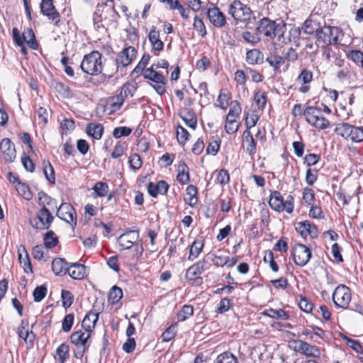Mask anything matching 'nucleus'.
<instances>
[{"instance_id":"nucleus-54","label":"nucleus","mask_w":363,"mask_h":363,"mask_svg":"<svg viewBox=\"0 0 363 363\" xmlns=\"http://www.w3.org/2000/svg\"><path fill=\"white\" fill-rule=\"evenodd\" d=\"M55 88L56 91L64 98H70L72 96V93L69 88L61 82L56 83Z\"/></svg>"},{"instance_id":"nucleus-55","label":"nucleus","mask_w":363,"mask_h":363,"mask_svg":"<svg viewBox=\"0 0 363 363\" xmlns=\"http://www.w3.org/2000/svg\"><path fill=\"white\" fill-rule=\"evenodd\" d=\"M177 138L180 144L184 145L189 139V133L182 126L178 125L177 127Z\"/></svg>"},{"instance_id":"nucleus-10","label":"nucleus","mask_w":363,"mask_h":363,"mask_svg":"<svg viewBox=\"0 0 363 363\" xmlns=\"http://www.w3.org/2000/svg\"><path fill=\"white\" fill-rule=\"evenodd\" d=\"M12 36L14 43L17 45H22L23 43H26L33 50L38 48L34 32L30 28H26L22 34H21L17 28H13L12 29Z\"/></svg>"},{"instance_id":"nucleus-42","label":"nucleus","mask_w":363,"mask_h":363,"mask_svg":"<svg viewBox=\"0 0 363 363\" xmlns=\"http://www.w3.org/2000/svg\"><path fill=\"white\" fill-rule=\"evenodd\" d=\"M186 194L189 196L186 199L187 203L191 206H194L197 203V189L194 185H189L186 189Z\"/></svg>"},{"instance_id":"nucleus-7","label":"nucleus","mask_w":363,"mask_h":363,"mask_svg":"<svg viewBox=\"0 0 363 363\" xmlns=\"http://www.w3.org/2000/svg\"><path fill=\"white\" fill-rule=\"evenodd\" d=\"M228 13L236 21L248 23L252 12L250 7L239 0H234L228 6Z\"/></svg>"},{"instance_id":"nucleus-34","label":"nucleus","mask_w":363,"mask_h":363,"mask_svg":"<svg viewBox=\"0 0 363 363\" xmlns=\"http://www.w3.org/2000/svg\"><path fill=\"white\" fill-rule=\"evenodd\" d=\"M177 181L182 184H186L189 182V167L184 162H180L178 167Z\"/></svg>"},{"instance_id":"nucleus-36","label":"nucleus","mask_w":363,"mask_h":363,"mask_svg":"<svg viewBox=\"0 0 363 363\" xmlns=\"http://www.w3.org/2000/svg\"><path fill=\"white\" fill-rule=\"evenodd\" d=\"M181 117L184 121L185 124L194 129L197 125V118L193 112L190 111H184L182 113Z\"/></svg>"},{"instance_id":"nucleus-15","label":"nucleus","mask_w":363,"mask_h":363,"mask_svg":"<svg viewBox=\"0 0 363 363\" xmlns=\"http://www.w3.org/2000/svg\"><path fill=\"white\" fill-rule=\"evenodd\" d=\"M292 255L295 264L300 267L305 266L311 257V252L303 244H296L292 250Z\"/></svg>"},{"instance_id":"nucleus-26","label":"nucleus","mask_w":363,"mask_h":363,"mask_svg":"<svg viewBox=\"0 0 363 363\" xmlns=\"http://www.w3.org/2000/svg\"><path fill=\"white\" fill-rule=\"evenodd\" d=\"M67 273L73 279L80 280L84 279L86 274V268L84 264L74 263L67 269Z\"/></svg>"},{"instance_id":"nucleus-6","label":"nucleus","mask_w":363,"mask_h":363,"mask_svg":"<svg viewBox=\"0 0 363 363\" xmlns=\"http://www.w3.org/2000/svg\"><path fill=\"white\" fill-rule=\"evenodd\" d=\"M335 132L347 140L353 143L363 141V128L356 127L346 123H340L335 129Z\"/></svg>"},{"instance_id":"nucleus-62","label":"nucleus","mask_w":363,"mask_h":363,"mask_svg":"<svg viewBox=\"0 0 363 363\" xmlns=\"http://www.w3.org/2000/svg\"><path fill=\"white\" fill-rule=\"evenodd\" d=\"M319 28V25L313 21L308 20L304 23V32L308 34L315 33L316 35V31Z\"/></svg>"},{"instance_id":"nucleus-37","label":"nucleus","mask_w":363,"mask_h":363,"mask_svg":"<svg viewBox=\"0 0 363 363\" xmlns=\"http://www.w3.org/2000/svg\"><path fill=\"white\" fill-rule=\"evenodd\" d=\"M264 315L274 319L288 320L289 315L283 309L275 310L270 308L264 313Z\"/></svg>"},{"instance_id":"nucleus-59","label":"nucleus","mask_w":363,"mask_h":363,"mask_svg":"<svg viewBox=\"0 0 363 363\" xmlns=\"http://www.w3.org/2000/svg\"><path fill=\"white\" fill-rule=\"evenodd\" d=\"M132 133V129L126 126L115 128L113 131V136L115 138H120L123 136H128Z\"/></svg>"},{"instance_id":"nucleus-19","label":"nucleus","mask_w":363,"mask_h":363,"mask_svg":"<svg viewBox=\"0 0 363 363\" xmlns=\"http://www.w3.org/2000/svg\"><path fill=\"white\" fill-rule=\"evenodd\" d=\"M136 57V50L130 46L127 48H125L123 51L118 53L116 60V65L117 66V69L120 66L124 67L129 65L132 61Z\"/></svg>"},{"instance_id":"nucleus-22","label":"nucleus","mask_w":363,"mask_h":363,"mask_svg":"<svg viewBox=\"0 0 363 363\" xmlns=\"http://www.w3.org/2000/svg\"><path fill=\"white\" fill-rule=\"evenodd\" d=\"M0 150L6 162H12L16 158V152L14 145L9 138H4L0 143Z\"/></svg>"},{"instance_id":"nucleus-8","label":"nucleus","mask_w":363,"mask_h":363,"mask_svg":"<svg viewBox=\"0 0 363 363\" xmlns=\"http://www.w3.org/2000/svg\"><path fill=\"white\" fill-rule=\"evenodd\" d=\"M143 76L145 79L154 83L150 84V85L159 95L161 96L166 92L167 79L161 74L156 72L152 67L147 68Z\"/></svg>"},{"instance_id":"nucleus-2","label":"nucleus","mask_w":363,"mask_h":363,"mask_svg":"<svg viewBox=\"0 0 363 363\" xmlns=\"http://www.w3.org/2000/svg\"><path fill=\"white\" fill-rule=\"evenodd\" d=\"M139 240V230H129L118 238V242L123 250L134 247V256L140 258L143 253V247Z\"/></svg>"},{"instance_id":"nucleus-38","label":"nucleus","mask_w":363,"mask_h":363,"mask_svg":"<svg viewBox=\"0 0 363 363\" xmlns=\"http://www.w3.org/2000/svg\"><path fill=\"white\" fill-rule=\"evenodd\" d=\"M242 112V108L238 101H233L230 104V110L226 116L228 119L236 120L239 118Z\"/></svg>"},{"instance_id":"nucleus-44","label":"nucleus","mask_w":363,"mask_h":363,"mask_svg":"<svg viewBox=\"0 0 363 363\" xmlns=\"http://www.w3.org/2000/svg\"><path fill=\"white\" fill-rule=\"evenodd\" d=\"M214 363H238L237 358L231 353L225 352L219 354Z\"/></svg>"},{"instance_id":"nucleus-5","label":"nucleus","mask_w":363,"mask_h":363,"mask_svg":"<svg viewBox=\"0 0 363 363\" xmlns=\"http://www.w3.org/2000/svg\"><path fill=\"white\" fill-rule=\"evenodd\" d=\"M294 198L291 195L287 196L285 201L283 196L278 191H273L270 194L269 205L276 211H285L288 213H291L294 210Z\"/></svg>"},{"instance_id":"nucleus-28","label":"nucleus","mask_w":363,"mask_h":363,"mask_svg":"<svg viewBox=\"0 0 363 363\" xmlns=\"http://www.w3.org/2000/svg\"><path fill=\"white\" fill-rule=\"evenodd\" d=\"M263 55L257 49H252L246 53V62L249 65H259L263 62Z\"/></svg>"},{"instance_id":"nucleus-47","label":"nucleus","mask_w":363,"mask_h":363,"mask_svg":"<svg viewBox=\"0 0 363 363\" xmlns=\"http://www.w3.org/2000/svg\"><path fill=\"white\" fill-rule=\"evenodd\" d=\"M92 189L99 197L105 196L108 191V185L106 182H98L93 186Z\"/></svg>"},{"instance_id":"nucleus-21","label":"nucleus","mask_w":363,"mask_h":363,"mask_svg":"<svg viewBox=\"0 0 363 363\" xmlns=\"http://www.w3.org/2000/svg\"><path fill=\"white\" fill-rule=\"evenodd\" d=\"M40 6L42 13L49 19L55 21V25L58 26L60 14L55 9L52 0H42Z\"/></svg>"},{"instance_id":"nucleus-39","label":"nucleus","mask_w":363,"mask_h":363,"mask_svg":"<svg viewBox=\"0 0 363 363\" xmlns=\"http://www.w3.org/2000/svg\"><path fill=\"white\" fill-rule=\"evenodd\" d=\"M16 189L18 194L25 199L29 201L32 199V193L27 184L18 182L16 184Z\"/></svg>"},{"instance_id":"nucleus-61","label":"nucleus","mask_w":363,"mask_h":363,"mask_svg":"<svg viewBox=\"0 0 363 363\" xmlns=\"http://www.w3.org/2000/svg\"><path fill=\"white\" fill-rule=\"evenodd\" d=\"M238 128L239 125L236 123V120L226 118L225 129L227 133L233 134L238 131Z\"/></svg>"},{"instance_id":"nucleus-64","label":"nucleus","mask_w":363,"mask_h":363,"mask_svg":"<svg viewBox=\"0 0 363 363\" xmlns=\"http://www.w3.org/2000/svg\"><path fill=\"white\" fill-rule=\"evenodd\" d=\"M298 306L301 311L306 313H310L313 310V305L305 297L301 296L298 301Z\"/></svg>"},{"instance_id":"nucleus-45","label":"nucleus","mask_w":363,"mask_h":363,"mask_svg":"<svg viewBox=\"0 0 363 363\" xmlns=\"http://www.w3.org/2000/svg\"><path fill=\"white\" fill-rule=\"evenodd\" d=\"M194 314V308L190 305H184L177 314L179 321H184Z\"/></svg>"},{"instance_id":"nucleus-53","label":"nucleus","mask_w":363,"mask_h":363,"mask_svg":"<svg viewBox=\"0 0 363 363\" xmlns=\"http://www.w3.org/2000/svg\"><path fill=\"white\" fill-rule=\"evenodd\" d=\"M61 298H62V306L65 308H67L72 306V304L73 303L74 297L69 291L64 290V289L62 290Z\"/></svg>"},{"instance_id":"nucleus-41","label":"nucleus","mask_w":363,"mask_h":363,"mask_svg":"<svg viewBox=\"0 0 363 363\" xmlns=\"http://www.w3.org/2000/svg\"><path fill=\"white\" fill-rule=\"evenodd\" d=\"M123 297V291L121 288L114 286L111 288L109 294L108 300L112 304L117 303Z\"/></svg>"},{"instance_id":"nucleus-51","label":"nucleus","mask_w":363,"mask_h":363,"mask_svg":"<svg viewBox=\"0 0 363 363\" xmlns=\"http://www.w3.org/2000/svg\"><path fill=\"white\" fill-rule=\"evenodd\" d=\"M69 347L67 345L62 343L56 350V354L60 361V363H64L68 357Z\"/></svg>"},{"instance_id":"nucleus-4","label":"nucleus","mask_w":363,"mask_h":363,"mask_svg":"<svg viewBox=\"0 0 363 363\" xmlns=\"http://www.w3.org/2000/svg\"><path fill=\"white\" fill-rule=\"evenodd\" d=\"M342 35V31L337 27L323 26L318 28L316 31L317 42L322 44L323 46L325 45H346L345 43H342L339 40V35Z\"/></svg>"},{"instance_id":"nucleus-40","label":"nucleus","mask_w":363,"mask_h":363,"mask_svg":"<svg viewBox=\"0 0 363 363\" xmlns=\"http://www.w3.org/2000/svg\"><path fill=\"white\" fill-rule=\"evenodd\" d=\"M43 173L47 180L54 184L55 182V171L50 162L43 161Z\"/></svg>"},{"instance_id":"nucleus-13","label":"nucleus","mask_w":363,"mask_h":363,"mask_svg":"<svg viewBox=\"0 0 363 363\" xmlns=\"http://www.w3.org/2000/svg\"><path fill=\"white\" fill-rule=\"evenodd\" d=\"M54 217L50 211L43 206L38 211L36 218L30 219V222L33 227L39 230H47L50 227Z\"/></svg>"},{"instance_id":"nucleus-9","label":"nucleus","mask_w":363,"mask_h":363,"mask_svg":"<svg viewBox=\"0 0 363 363\" xmlns=\"http://www.w3.org/2000/svg\"><path fill=\"white\" fill-rule=\"evenodd\" d=\"M351 298L350 289L344 284L338 285L333 291V301L337 308L347 309Z\"/></svg>"},{"instance_id":"nucleus-56","label":"nucleus","mask_w":363,"mask_h":363,"mask_svg":"<svg viewBox=\"0 0 363 363\" xmlns=\"http://www.w3.org/2000/svg\"><path fill=\"white\" fill-rule=\"evenodd\" d=\"M177 334V327L174 325H172L161 335L162 340L163 342H168L172 340Z\"/></svg>"},{"instance_id":"nucleus-16","label":"nucleus","mask_w":363,"mask_h":363,"mask_svg":"<svg viewBox=\"0 0 363 363\" xmlns=\"http://www.w3.org/2000/svg\"><path fill=\"white\" fill-rule=\"evenodd\" d=\"M136 89L137 88L135 85L130 83L125 84L123 86L120 94L115 98L116 101L111 104L113 108L112 111H116L120 109L124 101L129 97H132Z\"/></svg>"},{"instance_id":"nucleus-18","label":"nucleus","mask_w":363,"mask_h":363,"mask_svg":"<svg viewBox=\"0 0 363 363\" xmlns=\"http://www.w3.org/2000/svg\"><path fill=\"white\" fill-rule=\"evenodd\" d=\"M296 230L303 238H306L308 236H310L311 238H315L318 236L317 227L308 220L297 223Z\"/></svg>"},{"instance_id":"nucleus-33","label":"nucleus","mask_w":363,"mask_h":363,"mask_svg":"<svg viewBox=\"0 0 363 363\" xmlns=\"http://www.w3.org/2000/svg\"><path fill=\"white\" fill-rule=\"evenodd\" d=\"M25 325H28V323L24 320H21V326L18 329V335L19 337L24 340L26 342L33 343L35 338V334L32 331L25 330Z\"/></svg>"},{"instance_id":"nucleus-11","label":"nucleus","mask_w":363,"mask_h":363,"mask_svg":"<svg viewBox=\"0 0 363 363\" xmlns=\"http://www.w3.org/2000/svg\"><path fill=\"white\" fill-rule=\"evenodd\" d=\"M208 262L202 259L190 266L186 271L185 278L189 281H194V284H201L203 278L199 277L207 269Z\"/></svg>"},{"instance_id":"nucleus-50","label":"nucleus","mask_w":363,"mask_h":363,"mask_svg":"<svg viewBox=\"0 0 363 363\" xmlns=\"http://www.w3.org/2000/svg\"><path fill=\"white\" fill-rule=\"evenodd\" d=\"M128 148V144L125 142L119 141L114 147L113 151L111 153V157L113 159L120 157Z\"/></svg>"},{"instance_id":"nucleus-3","label":"nucleus","mask_w":363,"mask_h":363,"mask_svg":"<svg viewBox=\"0 0 363 363\" xmlns=\"http://www.w3.org/2000/svg\"><path fill=\"white\" fill-rule=\"evenodd\" d=\"M82 70L90 75H97L102 72V55L98 51H93L86 55L80 65Z\"/></svg>"},{"instance_id":"nucleus-35","label":"nucleus","mask_w":363,"mask_h":363,"mask_svg":"<svg viewBox=\"0 0 363 363\" xmlns=\"http://www.w3.org/2000/svg\"><path fill=\"white\" fill-rule=\"evenodd\" d=\"M22 250L25 253V255L23 256L22 253L21 252L20 249L18 250V259L21 264L22 265L25 272L29 273L33 272L32 265L31 262L29 258V256L25 249L24 247H22Z\"/></svg>"},{"instance_id":"nucleus-32","label":"nucleus","mask_w":363,"mask_h":363,"mask_svg":"<svg viewBox=\"0 0 363 363\" xmlns=\"http://www.w3.org/2000/svg\"><path fill=\"white\" fill-rule=\"evenodd\" d=\"M243 141L247 143L246 151L252 157L256 153V143L249 130H245L243 132Z\"/></svg>"},{"instance_id":"nucleus-52","label":"nucleus","mask_w":363,"mask_h":363,"mask_svg":"<svg viewBox=\"0 0 363 363\" xmlns=\"http://www.w3.org/2000/svg\"><path fill=\"white\" fill-rule=\"evenodd\" d=\"M342 338L345 340L347 346L351 347L354 351L357 353H363V348L357 340L351 339L346 335H342Z\"/></svg>"},{"instance_id":"nucleus-24","label":"nucleus","mask_w":363,"mask_h":363,"mask_svg":"<svg viewBox=\"0 0 363 363\" xmlns=\"http://www.w3.org/2000/svg\"><path fill=\"white\" fill-rule=\"evenodd\" d=\"M91 332L84 330L73 333L70 336L71 342L76 347H87V341L90 337Z\"/></svg>"},{"instance_id":"nucleus-12","label":"nucleus","mask_w":363,"mask_h":363,"mask_svg":"<svg viewBox=\"0 0 363 363\" xmlns=\"http://www.w3.org/2000/svg\"><path fill=\"white\" fill-rule=\"evenodd\" d=\"M257 31L271 38L275 36L280 37L283 33L282 27L281 26L276 24L274 21L266 18L260 20L257 27Z\"/></svg>"},{"instance_id":"nucleus-14","label":"nucleus","mask_w":363,"mask_h":363,"mask_svg":"<svg viewBox=\"0 0 363 363\" xmlns=\"http://www.w3.org/2000/svg\"><path fill=\"white\" fill-rule=\"evenodd\" d=\"M294 343L295 345V350L300 354L313 358L320 357L321 352L318 347L301 340H295Z\"/></svg>"},{"instance_id":"nucleus-63","label":"nucleus","mask_w":363,"mask_h":363,"mask_svg":"<svg viewBox=\"0 0 363 363\" xmlns=\"http://www.w3.org/2000/svg\"><path fill=\"white\" fill-rule=\"evenodd\" d=\"M74 318V316L72 313H69L65 316L62 324L63 331L67 333L71 330L73 325Z\"/></svg>"},{"instance_id":"nucleus-29","label":"nucleus","mask_w":363,"mask_h":363,"mask_svg":"<svg viewBox=\"0 0 363 363\" xmlns=\"http://www.w3.org/2000/svg\"><path fill=\"white\" fill-rule=\"evenodd\" d=\"M99 318V315L96 313L90 311L84 318L82 325L84 330L91 332L94 328L96 323Z\"/></svg>"},{"instance_id":"nucleus-25","label":"nucleus","mask_w":363,"mask_h":363,"mask_svg":"<svg viewBox=\"0 0 363 363\" xmlns=\"http://www.w3.org/2000/svg\"><path fill=\"white\" fill-rule=\"evenodd\" d=\"M148 40L153 51L160 52L163 50L164 43L160 38V31L157 29L156 26H152L150 28Z\"/></svg>"},{"instance_id":"nucleus-48","label":"nucleus","mask_w":363,"mask_h":363,"mask_svg":"<svg viewBox=\"0 0 363 363\" xmlns=\"http://www.w3.org/2000/svg\"><path fill=\"white\" fill-rule=\"evenodd\" d=\"M313 79V73L307 69H303L296 78V81L302 84H309Z\"/></svg>"},{"instance_id":"nucleus-43","label":"nucleus","mask_w":363,"mask_h":363,"mask_svg":"<svg viewBox=\"0 0 363 363\" xmlns=\"http://www.w3.org/2000/svg\"><path fill=\"white\" fill-rule=\"evenodd\" d=\"M44 245L46 248L50 249L55 247L58 243V239L52 231H48L44 235Z\"/></svg>"},{"instance_id":"nucleus-30","label":"nucleus","mask_w":363,"mask_h":363,"mask_svg":"<svg viewBox=\"0 0 363 363\" xmlns=\"http://www.w3.org/2000/svg\"><path fill=\"white\" fill-rule=\"evenodd\" d=\"M204 242L202 240H194L190 246L189 255L188 259L194 261L196 259L203 250Z\"/></svg>"},{"instance_id":"nucleus-49","label":"nucleus","mask_w":363,"mask_h":363,"mask_svg":"<svg viewBox=\"0 0 363 363\" xmlns=\"http://www.w3.org/2000/svg\"><path fill=\"white\" fill-rule=\"evenodd\" d=\"M266 61L270 66L274 67V70L279 69L281 65L284 63V60L282 57L275 55H270L267 57Z\"/></svg>"},{"instance_id":"nucleus-46","label":"nucleus","mask_w":363,"mask_h":363,"mask_svg":"<svg viewBox=\"0 0 363 363\" xmlns=\"http://www.w3.org/2000/svg\"><path fill=\"white\" fill-rule=\"evenodd\" d=\"M259 120V116L255 111H251L250 113H247L245 115V125L247 129L249 130L252 127L255 126L257 121Z\"/></svg>"},{"instance_id":"nucleus-17","label":"nucleus","mask_w":363,"mask_h":363,"mask_svg":"<svg viewBox=\"0 0 363 363\" xmlns=\"http://www.w3.org/2000/svg\"><path fill=\"white\" fill-rule=\"evenodd\" d=\"M57 216L68 223L77 225V214L74 208L68 203H62L57 209Z\"/></svg>"},{"instance_id":"nucleus-23","label":"nucleus","mask_w":363,"mask_h":363,"mask_svg":"<svg viewBox=\"0 0 363 363\" xmlns=\"http://www.w3.org/2000/svg\"><path fill=\"white\" fill-rule=\"evenodd\" d=\"M147 189L151 196L156 198L158 194H166L169 189V185L164 180H160L157 183L149 182L147 185Z\"/></svg>"},{"instance_id":"nucleus-31","label":"nucleus","mask_w":363,"mask_h":363,"mask_svg":"<svg viewBox=\"0 0 363 363\" xmlns=\"http://www.w3.org/2000/svg\"><path fill=\"white\" fill-rule=\"evenodd\" d=\"M86 132L93 138L99 140L104 133V126L99 123H89L86 127Z\"/></svg>"},{"instance_id":"nucleus-20","label":"nucleus","mask_w":363,"mask_h":363,"mask_svg":"<svg viewBox=\"0 0 363 363\" xmlns=\"http://www.w3.org/2000/svg\"><path fill=\"white\" fill-rule=\"evenodd\" d=\"M207 16L210 22L216 27L222 28L226 24L225 14L213 4L207 11Z\"/></svg>"},{"instance_id":"nucleus-58","label":"nucleus","mask_w":363,"mask_h":363,"mask_svg":"<svg viewBox=\"0 0 363 363\" xmlns=\"http://www.w3.org/2000/svg\"><path fill=\"white\" fill-rule=\"evenodd\" d=\"M194 28L197 31L198 34L204 37L206 34V30L203 21L197 16L194 17Z\"/></svg>"},{"instance_id":"nucleus-1","label":"nucleus","mask_w":363,"mask_h":363,"mask_svg":"<svg viewBox=\"0 0 363 363\" xmlns=\"http://www.w3.org/2000/svg\"><path fill=\"white\" fill-rule=\"evenodd\" d=\"M291 113L294 117L304 115L306 121L318 129H325L330 125L329 121L321 116L320 110L313 106H308L303 111L301 105L297 104L293 107Z\"/></svg>"},{"instance_id":"nucleus-27","label":"nucleus","mask_w":363,"mask_h":363,"mask_svg":"<svg viewBox=\"0 0 363 363\" xmlns=\"http://www.w3.org/2000/svg\"><path fill=\"white\" fill-rule=\"evenodd\" d=\"M68 267V263L63 258H55L52 262V269L57 276L66 274Z\"/></svg>"},{"instance_id":"nucleus-57","label":"nucleus","mask_w":363,"mask_h":363,"mask_svg":"<svg viewBox=\"0 0 363 363\" xmlns=\"http://www.w3.org/2000/svg\"><path fill=\"white\" fill-rule=\"evenodd\" d=\"M254 100L259 108H264L267 103V94L258 91L255 94Z\"/></svg>"},{"instance_id":"nucleus-60","label":"nucleus","mask_w":363,"mask_h":363,"mask_svg":"<svg viewBox=\"0 0 363 363\" xmlns=\"http://www.w3.org/2000/svg\"><path fill=\"white\" fill-rule=\"evenodd\" d=\"M47 288L45 286H37L33 293V298L35 302L41 301L46 296Z\"/></svg>"}]
</instances>
